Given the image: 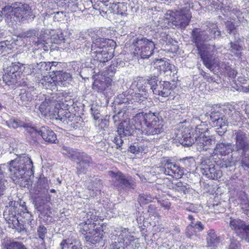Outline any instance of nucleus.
<instances>
[{
    "mask_svg": "<svg viewBox=\"0 0 249 249\" xmlns=\"http://www.w3.org/2000/svg\"><path fill=\"white\" fill-rule=\"evenodd\" d=\"M17 158L11 160L9 163L0 165V196L2 195L6 189V180L4 178L7 172L9 171L13 180L18 181L23 178L25 172L32 170L33 163L30 157L26 154L17 155Z\"/></svg>",
    "mask_w": 249,
    "mask_h": 249,
    "instance_id": "obj_1",
    "label": "nucleus"
},
{
    "mask_svg": "<svg viewBox=\"0 0 249 249\" xmlns=\"http://www.w3.org/2000/svg\"><path fill=\"white\" fill-rule=\"evenodd\" d=\"M4 16L5 20L9 26L19 22L26 21L32 16L31 8L27 4L14 3L7 5L0 12V21L2 20V15Z\"/></svg>",
    "mask_w": 249,
    "mask_h": 249,
    "instance_id": "obj_2",
    "label": "nucleus"
},
{
    "mask_svg": "<svg viewBox=\"0 0 249 249\" xmlns=\"http://www.w3.org/2000/svg\"><path fill=\"white\" fill-rule=\"evenodd\" d=\"M138 129H141L142 133L147 135H154L163 131L162 122L154 113L149 112L143 114L139 113L134 118Z\"/></svg>",
    "mask_w": 249,
    "mask_h": 249,
    "instance_id": "obj_3",
    "label": "nucleus"
},
{
    "mask_svg": "<svg viewBox=\"0 0 249 249\" xmlns=\"http://www.w3.org/2000/svg\"><path fill=\"white\" fill-rule=\"evenodd\" d=\"M92 44L91 46L90 54L95 61L105 63L112 57L111 52H108L107 46L109 39L100 37L97 34H94L91 37Z\"/></svg>",
    "mask_w": 249,
    "mask_h": 249,
    "instance_id": "obj_4",
    "label": "nucleus"
},
{
    "mask_svg": "<svg viewBox=\"0 0 249 249\" xmlns=\"http://www.w3.org/2000/svg\"><path fill=\"white\" fill-rule=\"evenodd\" d=\"M110 249H137L139 244L129 234L128 230L124 229L120 232L115 231L110 236Z\"/></svg>",
    "mask_w": 249,
    "mask_h": 249,
    "instance_id": "obj_5",
    "label": "nucleus"
},
{
    "mask_svg": "<svg viewBox=\"0 0 249 249\" xmlns=\"http://www.w3.org/2000/svg\"><path fill=\"white\" fill-rule=\"evenodd\" d=\"M192 17L189 7H184L176 12L168 11L164 17V20L169 25L171 23L173 25L181 28L186 27Z\"/></svg>",
    "mask_w": 249,
    "mask_h": 249,
    "instance_id": "obj_6",
    "label": "nucleus"
},
{
    "mask_svg": "<svg viewBox=\"0 0 249 249\" xmlns=\"http://www.w3.org/2000/svg\"><path fill=\"white\" fill-rule=\"evenodd\" d=\"M135 47L134 53L138 58H148L154 52L155 44L151 40L139 37L133 42Z\"/></svg>",
    "mask_w": 249,
    "mask_h": 249,
    "instance_id": "obj_7",
    "label": "nucleus"
},
{
    "mask_svg": "<svg viewBox=\"0 0 249 249\" xmlns=\"http://www.w3.org/2000/svg\"><path fill=\"white\" fill-rule=\"evenodd\" d=\"M232 137L235 141L232 145V152H237L241 157L245 156L249 150V137L243 130L238 129L232 131Z\"/></svg>",
    "mask_w": 249,
    "mask_h": 249,
    "instance_id": "obj_8",
    "label": "nucleus"
},
{
    "mask_svg": "<svg viewBox=\"0 0 249 249\" xmlns=\"http://www.w3.org/2000/svg\"><path fill=\"white\" fill-rule=\"evenodd\" d=\"M192 41L195 44L198 51L209 49L205 42L212 39V36L208 34L207 31L201 30L198 28L194 29L192 31Z\"/></svg>",
    "mask_w": 249,
    "mask_h": 249,
    "instance_id": "obj_9",
    "label": "nucleus"
},
{
    "mask_svg": "<svg viewBox=\"0 0 249 249\" xmlns=\"http://www.w3.org/2000/svg\"><path fill=\"white\" fill-rule=\"evenodd\" d=\"M22 69V63L18 62L12 63L11 65L4 69L5 74L3 76V81L6 83L18 81V78L21 75Z\"/></svg>",
    "mask_w": 249,
    "mask_h": 249,
    "instance_id": "obj_10",
    "label": "nucleus"
},
{
    "mask_svg": "<svg viewBox=\"0 0 249 249\" xmlns=\"http://www.w3.org/2000/svg\"><path fill=\"white\" fill-rule=\"evenodd\" d=\"M200 169L202 174L209 179H217L222 176L221 171L216 169L214 164L209 160L202 161Z\"/></svg>",
    "mask_w": 249,
    "mask_h": 249,
    "instance_id": "obj_11",
    "label": "nucleus"
},
{
    "mask_svg": "<svg viewBox=\"0 0 249 249\" xmlns=\"http://www.w3.org/2000/svg\"><path fill=\"white\" fill-rule=\"evenodd\" d=\"M208 50V49H203L198 51V54L203 61V64L210 70H213L216 67L219 69H223L224 63L219 62Z\"/></svg>",
    "mask_w": 249,
    "mask_h": 249,
    "instance_id": "obj_12",
    "label": "nucleus"
},
{
    "mask_svg": "<svg viewBox=\"0 0 249 249\" xmlns=\"http://www.w3.org/2000/svg\"><path fill=\"white\" fill-rule=\"evenodd\" d=\"M108 175L121 186L123 185L126 188L132 189H135L136 187V183L132 178L125 176L120 171L114 172L111 171L108 172Z\"/></svg>",
    "mask_w": 249,
    "mask_h": 249,
    "instance_id": "obj_13",
    "label": "nucleus"
},
{
    "mask_svg": "<svg viewBox=\"0 0 249 249\" xmlns=\"http://www.w3.org/2000/svg\"><path fill=\"white\" fill-rule=\"evenodd\" d=\"M163 171L165 175L176 178H181L184 174L183 168L170 162L169 160L165 161Z\"/></svg>",
    "mask_w": 249,
    "mask_h": 249,
    "instance_id": "obj_14",
    "label": "nucleus"
},
{
    "mask_svg": "<svg viewBox=\"0 0 249 249\" xmlns=\"http://www.w3.org/2000/svg\"><path fill=\"white\" fill-rule=\"evenodd\" d=\"M36 131L30 132L31 134H36L40 135L42 139L47 142L49 143H55L57 141L56 135L55 133L48 126H44L41 127L39 130L35 128Z\"/></svg>",
    "mask_w": 249,
    "mask_h": 249,
    "instance_id": "obj_15",
    "label": "nucleus"
},
{
    "mask_svg": "<svg viewBox=\"0 0 249 249\" xmlns=\"http://www.w3.org/2000/svg\"><path fill=\"white\" fill-rule=\"evenodd\" d=\"M176 88V85L175 84H172L168 81H160L159 82L158 86L154 89V94L167 97Z\"/></svg>",
    "mask_w": 249,
    "mask_h": 249,
    "instance_id": "obj_16",
    "label": "nucleus"
},
{
    "mask_svg": "<svg viewBox=\"0 0 249 249\" xmlns=\"http://www.w3.org/2000/svg\"><path fill=\"white\" fill-rule=\"evenodd\" d=\"M216 141L213 136L203 135L196 139V149L199 151H207L211 149L215 144Z\"/></svg>",
    "mask_w": 249,
    "mask_h": 249,
    "instance_id": "obj_17",
    "label": "nucleus"
},
{
    "mask_svg": "<svg viewBox=\"0 0 249 249\" xmlns=\"http://www.w3.org/2000/svg\"><path fill=\"white\" fill-rule=\"evenodd\" d=\"M76 160L77 161V169L80 172H84L92 163L91 157L84 152H79Z\"/></svg>",
    "mask_w": 249,
    "mask_h": 249,
    "instance_id": "obj_18",
    "label": "nucleus"
},
{
    "mask_svg": "<svg viewBox=\"0 0 249 249\" xmlns=\"http://www.w3.org/2000/svg\"><path fill=\"white\" fill-rule=\"evenodd\" d=\"M33 99V95L31 93L30 89L25 87L20 90L19 95L17 98V102L19 106L26 107Z\"/></svg>",
    "mask_w": 249,
    "mask_h": 249,
    "instance_id": "obj_19",
    "label": "nucleus"
},
{
    "mask_svg": "<svg viewBox=\"0 0 249 249\" xmlns=\"http://www.w3.org/2000/svg\"><path fill=\"white\" fill-rule=\"evenodd\" d=\"M54 115L56 116V119L60 120L66 124L72 122L76 118L73 114L61 108L60 105H59V107H56L54 111Z\"/></svg>",
    "mask_w": 249,
    "mask_h": 249,
    "instance_id": "obj_20",
    "label": "nucleus"
},
{
    "mask_svg": "<svg viewBox=\"0 0 249 249\" xmlns=\"http://www.w3.org/2000/svg\"><path fill=\"white\" fill-rule=\"evenodd\" d=\"M138 127H135L129 121L124 120L119 125L117 132L118 135H122L125 137L131 136L135 130Z\"/></svg>",
    "mask_w": 249,
    "mask_h": 249,
    "instance_id": "obj_21",
    "label": "nucleus"
},
{
    "mask_svg": "<svg viewBox=\"0 0 249 249\" xmlns=\"http://www.w3.org/2000/svg\"><path fill=\"white\" fill-rule=\"evenodd\" d=\"M103 227L101 225L97 227L93 231L89 232V235L85 236L87 242L92 244H96L99 243L102 239L103 236Z\"/></svg>",
    "mask_w": 249,
    "mask_h": 249,
    "instance_id": "obj_22",
    "label": "nucleus"
},
{
    "mask_svg": "<svg viewBox=\"0 0 249 249\" xmlns=\"http://www.w3.org/2000/svg\"><path fill=\"white\" fill-rule=\"evenodd\" d=\"M157 61V65L159 67L160 71H162L167 75L174 76V75L177 74L176 68L174 65L161 59Z\"/></svg>",
    "mask_w": 249,
    "mask_h": 249,
    "instance_id": "obj_23",
    "label": "nucleus"
},
{
    "mask_svg": "<svg viewBox=\"0 0 249 249\" xmlns=\"http://www.w3.org/2000/svg\"><path fill=\"white\" fill-rule=\"evenodd\" d=\"M149 142H140L132 143L129 147V151L134 154L147 153L149 151Z\"/></svg>",
    "mask_w": 249,
    "mask_h": 249,
    "instance_id": "obj_24",
    "label": "nucleus"
},
{
    "mask_svg": "<svg viewBox=\"0 0 249 249\" xmlns=\"http://www.w3.org/2000/svg\"><path fill=\"white\" fill-rule=\"evenodd\" d=\"M111 80L109 77H101L94 80L92 89L98 92H101L110 85Z\"/></svg>",
    "mask_w": 249,
    "mask_h": 249,
    "instance_id": "obj_25",
    "label": "nucleus"
},
{
    "mask_svg": "<svg viewBox=\"0 0 249 249\" xmlns=\"http://www.w3.org/2000/svg\"><path fill=\"white\" fill-rule=\"evenodd\" d=\"M6 124L9 127H12L13 128H17L19 127H23L25 128L26 130L30 133V132L36 131L35 127L33 126L14 118H11L9 120L7 121L6 122Z\"/></svg>",
    "mask_w": 249,
    "mask_h": 249,
    "instance_id": "obj_26",
    "label": "nucleus"
},
{
    "mask_svg": "<svg viewBox=\"0 0 249 249\" xmlns=\"http://www.w3.org/2000/svg\"><path fill=\"white\" fill-rule=\"evenodd\" d=\"M246 226L245 222L240 219L230 218L229 226L238 236L241 234L242 231L246 228Z\"/></svg>",
    "mask_w": 249,
    "mask_h": 249,
    "instance_id": "obj_27",
    "label": "nucleus"
},
{
    "mask_svg": "<svg viewBox=\"0 0 249 249\" xmlns=\"http://www.w3.org/2000/svg\"><path fill=\"white\" fill-rule=\"evenodd\" d=\"M232 146L231 143H224L219 142L216 143L214 148V153L215 154H220L225 156L232 151Z\"/></svg>",
    "mask_w": 249,
    "mask_h": 249,
    "instance_id": "obj_28",
    "label": "nucleus"
},
{
    "mask_svg": "<svg viewBox=\"0 0 249 249\" xmlns=\"http://www.w3.org/2000/svg\"><path fill=\"white\" fill-rule=\"evenodd\" d=\"M86 186L88 190L92 191L94 195L97 192L100 191L102 187L101 180L96 177H90V178L86 181Z\"/></svg>",
    "mask_w": 249,
    "mask_h": 249,
    "instance_id": "obj_29",
    "label": "nucleus"
},
{
    "mask_svg": "<svg viewBox=\"0 0 249 249\" xmlns=\"http://www.w3.org/2000/svg\"><path fill=\"white\" fill-rule=\"evenodd\" d=\"M147 93H144L141 94L140 93H136L134 95L132 96V99L130 101H129L128 98H124L123 99V103L129 104V101L133 103V102H137L140 105H142L141 107H144L147 102Z\"/></svg>",
    "mask_w": 249,
    "mask_h": 249,
    "instance_id": "obj_30",
    "label": "nucleus"
},
{
    "mask_svg": "<svg viewBox=\"0 0 249 249\" xmlns=\"http://www.w3.org/2000/svg\"><path fill=\"white\" fill-rule=\"evenodd\" d=\"M96 224L94 222L87 221L81 223L78 228L79 229L80 232L87 236L89 235V234H90L89 232L93 231L96 229Z\"/></svg>",
    "mask_w": 249,
    "mask_h": 249,
    "instance_id": "obj_31",
    "label": "nucleus"
},
{
    "mask_svg": "<svg viewBox=\"0 0 249 249\" xmlns=\"http://www.w3.org/2000/svg\"><path fill=\"white\" fill-rule=\"evenodd\" d=\"M61 249H82L80 243L75 240H63L60 244Z\"/></svg>",
    "mask_w": 249,
    "mask_h": 249,
    "instance_id": "obj_32",
    "label": "nucleus"
},
{
    "mask_svg": "<svg viewBox=\"0 0 249 249\" xmlns=\"http://www.w3.org/2000/svg\"><path fill=\"white\" fill-rule=\"evenodd\" d=\"M181 137L179 136V135L178 134L177 137L178 138V140L180 139L179 140L180 143L183 146H190L193 144L196 143V138L193 136V133L191 134L190 133L188 134L186 133L185 134L182 135L181 134Z\"/></svg>",
    "mask_w": 249,
    "mask_h": 249,
    "instance_id": "obj_33",
    "label": "nucleus"
},
{
    "mask_svg": "<svg viewBox=\"0 0 249 249\" xmlns=\"http://www.w3.org/2000/svg\"><path fill=\"white\" fill-rule=\"evenodd\" d=\"M56 77V83L59 85H65L67 80H71V75L69 73L58 70H53Z\"/></svg>",
    "mask_w": 249,
    "mask_h": 249,
    "instance_id": "obj_34",
    "label": "nucleus"
},
{
    "mask_svg": "<svg viewBox=\"0 0 249 249\" xmlns=\"http://www.w3.org/2000/svg\"><path fill=\"white\" fill-rule=\"evenodd\" d=\"M206 29L204 30L207 31L208 34L212 36V38L213 37L215 39L217 37H220L221 36V31L216 24L209 23Z\"/></svg>",
    "mask_w": 249,
    "mask_h": 249,
    "instance_id": "obj_35",
    "label": "nucleus"
},
{
    "mask_svg": "<svg viewBox=\"0 0 249 249\" xmlns=\"http://www.w3.org/2000/svg\"><path fill=\"white\" fill-rule=\"evenodd\" d=\"M109 8H112L114 12L122 16H126L127 7L125 4L123 3H109Z\"/></svg>",
    "mask_w": 249,
    "mask_h": 249,
    "instance_id": "obj_36",
    "label": "nucleus"
},
{
    "mask_svg": "<svg viewBox=\"0 0 249 249\" xmlns=\"http://www.w3.org/2000/svg\"><path fill=\"white\" fill-rule=\"evenodd\" d=\"M34 67V74H40L43 73L49 69H51V67H50L49 65L45 62H41L38 63L33 64Z\"/></svg>",
    "mask_w": 249,
    "mask_h": 249,
    "instance_id": "obj_37",
    "label": "nucleus"
},
{
    "mask_svg": "<svg viewBox=\"0 0 249 249\" xmlns=\"http://www.w3.org/2000/svg\"><path fill=\"white\" fill-rule=\"evenodd\" d=\"M61 152L63 155L73 160H76V157L79 153L73 148L66 146L62 147Z\"/></svg>",
    "mask_w": 249,
    "mask_h": 249,
    "instance_id": "obj_38",
    "label": "nucleus"
},
{
    "mask_svg": "<svg viewBox=\"0 0 249 249\" xmlns=\"http://www.w3.org/2000/svg\"><path fill=\"white\" fill-rule=\"evenodd\" d=\"M207 130L208 128L204 124L197 125L193 132V136L196 139L202 137L203 135H205V133Z\"/></svg>",
    "mask_w": 249,
    "mask_h": 249,
    "instance_id": "obj_39",
    "label": "nucleus"
},
{
    "mask_svg": "<svg viewBox=\"0 0 249 249\" xmlns=\"http://www.w3.org/2000/svg\"><path fill=\"white\" fill-rule=\"evenodd\" d=\"M133 84L136 85L140 91H142L144 93L147 92V89L146 86L145 85L146 84V80L142 77H138L136 80L134 81Z\"/></svg>",
    "mask_w": 249,
    "mask_h": 249,
    "instance_id": "obj_40",
    "label": "nucleus"
},
{
    "mask_svg": "<svg viewBox=\"0 0 249 249\" xmlns=\"http://www.w3.org/2000/svg\"><path fill=\"white\" fill-rule=\"evenodd\" d=\"M47 233V229L43 225L39 226L37 229V234L39 238L41 239V246L42 249H46V245L45 244L44 239L45 235Z\"/></svg>",
    "mask_w": 249,
    "mask_h": 249,
    "instance_id": "obj_41",
    "label": "nucleus"
},
{
    "mask_svg": "<svg viewBox=\"0 0 249 249\" xmlns=\"http://www.w3.org/2000/svg\"><path fill=\"white\" fill-rule=\"evenodd\" d=\"M38 31L36 29H30L25 32L20 33L18 37L23 39L29 38L33 39L36 37H38Z\"/></svg>",
    "mask_w": 249,
    "mask_h": 249,
    "instance_id": "obj_42",
    "label": "nucleus"
},
{
    "mask_svg": "<svg viewBox=\"0 0 249 249\" xmlns=\"http://www.w3.org/2000/svg\"><path fill=\"white\" fill-rule=\"evenodd\" d=\"M155 36L159 39V41L162 44L170 43L171 36L168 34L166 31H161L155 34Z\"/></svg>",
    "mask_w": 249,
    "mask_h": 249,
    "instance_id": "obj_43",
    "label": "nucleus"
},
{
    "mask_svg": "<svg viewBox=\"0 0 249 249\" xmlns=\"http://www.w3.org/2000/svg\"><path fill=\"white\" fill-rule=\"evenodd\" d=\"M4 249H27V248L21 242L11 241L5 244Z\"/></svg>",
    "mask_w": 249,
    "mask_h": 249,
    "instance_id": "obj_44",
    "label": "nucleus"
},
{
    "mask_svg": "<svg viewBox=\"0 0 249 249\" xmlns=\"http://www.w3.org/2000/svg\"><path fill=\"white\" fill-rule=\"evenodd\" d=\"M207 240L209 246L214 245L218 242V239L213 230H210L208 231Z\"/></svg>",
    "mask_w": 249,
    "mask_h": 249,
    "instance_id": "obj_45",
    "label": "nucleus"
},
{
    "mask_svg": "<svg viewBox=\"0 0 249 249\" xmlns=\"http://www.w3.org/2000/svg\"><path fill=\"white\" fill-rule=\"evenodd\" d=\"M64 39L63 34L60 31L53 34L50 38L51 42L55 44H60Z\"/></svg>",
    "mask_w": 249,
    "mask_h": 249,
    "instance_id": "obj_46",
    "label": "nucleus"
},
{
    "mask_svg": "<svg viewBox=\"0 0 249 249\" xmlns=\"http://www.w3.org/2000/svg\"><path fill=\"white\" fill-rule=\"evenodd\" d=\"M146 84L150 86V89L154 93V89H156L159 85V83H158V77L156 76H151L146 79Z\"/></svg>",
    "mask_w": 249,
    "mask_h": 249,
    "instance_id": "obj_47",
    "label": "nucleus"
},
{
    "mask_svg": "<svg viewBox=\"0 0 249 249\" xmlns=\"http://www.w3.org/2000/svg\"><path fill=\"white\" fill-rule=\"evenodd\" d=\"M153 197L149 195L141 194L138 197L140 204H146L152 201Z\"/></svg>",
    "mask_w": 249,
    "mask_h": 249,
    "instance_id": "obj_48",
    "label": "nucleus"
},
{
    "mask_svg": "<svg viewBox=\"0 0 249 249\" xmlns=\"http://www.w3.org/2000/svg\"><path fill=\"white\" fill-rule=\"evenodd\" d=\"M223 69H220L221 71L223 70V72L227 73L229 77L231 78H234L236 75L237 72L233 69H231L229 66H227L226 64L224 63L223 66Z\"/></svg>",
    "mask_w": 249,
    "mask_h": 249,
    "instance_id": "obj_49",
    "label": "nucleus"
},
{
    "mask_svg": "<svg viewBox=\"0 0 249 249\" xmlns=\"http://www.w3.org/2000/svg\"><path fill=\"white\" fill-rule=\"evenodd\" d=\"M173 188L175 189V191L180 192L183 193L184 194L188 192V190L186 186L184 185L181 181H178L174 184Z\"/></svg>",
    "mask_w": 249,
    "mask_h": 249,
    "instance_id": "obj_50",
    "label": "nucleus"
},
{
    "mask_svg": "<svg viewBox=\"0 0 249 249\" xmlns=\"http://www.w3.org/2000/svg\"><path fill=\"white\" fill-rule=\"evenodd\" d=\"M228 120L224 115H222L218 120L215 122L213 125L214 126L219 127L222 128L223 126L228 125Z\"/></svg>",
    "mask_w": 249,
    "mask_h": 249,
    "instance_id": "obj_51",
    "label": "nucleus"
},
{
    "mask_svg": "<svg viewBox=\"0 0 249 249\" xmlns=\"http://www.w3.org/2000/svg\"><path fill=\"white\" fill-rule=\"evenodd\" d=\"M24 72L26 74H28L29 73L34 74V67L33 64L31 65H25L22 64L21 75L23 74Z\"/></svg>",
    "mask_w": 249,
    "mask_h": 249,
    "instance_id": "obj_52",
    "label": "nucleus"
},
{
    "mask_svg": "<svg viewBox=\"0 0 249 249\" xmlns=\"http://www.w3.org/2000/svg\"><path fill=\"white\" fill-rule=\"evenodd\" d=\"M39 110L42 114L46 115L50 112V107L47 102L42 103L39 107Z\"/></svg>",
    "mask_w": 249,
    "mask_h": 249,
    "instance_id": "obj_53",
    "label": "nucleus"
},
{
    "mask_svg": "<svg viewBox=\"0 0 249 249\" xmlns=\"http://www.w3.org/2000/svg\"><path fill=\"white\" fill-rule=\"evenodd\" d=\"M239 236L246 241L249 242V225L246 226V228L242 231Z\"/></svg>",
    "mask_w": 249,
    "mask_h": 249,
    "instance_id": "obj_54",
    "label": "nucleus"
},
{
    "mask_svg": "<svg viewBox=\"0 0 249 249\" xmlns=\"http://www.w3.org/2000/svg\"><path fill=\"white\" fill-rule=\"evenodd\" d=\"M86 217L87 219V221H90L89 220L97 219V212L95 210H89L86 213Z\"/></svg>",
    "mask_w": 249,
    "mask_h": 249,
    "instance_id": "obj_55",
    "label": "nucleus"
},
{
    "mask_svg": "<svg viewBox=\"0 0 249 249\" xmlns=\"http://www.w3.org/2000/svg\"><path fill=\"white\" fill-rule=\"evenodd\" d=\"M230 241L229 249H239L240 244L234 238H230Z\"/></svg>",
    "mask_w": 249,
    "mask_h": 249,
    "instance_id": "obj_56",
    "label": "nucleus"
},
{
    "mask_svg": "<svg viewBox=\"0 0 249 249\" xmlns=\"http://www.w3.org/2000/svg\"><path fill=\"white\" fill-rule=\"evenodd\" d=\"M242 50V47L236 42H231L230 51L232 53H237Z\"/></svg>",
    "mask_w": 249,
    "mask_h": 249,
    "instance_id": "obj_57",
    "label": "nucleus"
},
{
    "mask_svg": "<svg viewBox=\"0 0 249 249\" xmlns=\"http://www.w3.org/2000/svg\"><path fill=\"white\" fill-rule=\"evenodd\" d=\"M240 205L243 210L249 211V200L246 196L242 200Z\"/></svg>",
    "mask_w": 249,
    "mask_h": 249,
    "instance_id": "obj_58",
    "label": "nucleus"
},
{
    "mask_svg": "<svg viewBox=\"0 0 249 249\" xmlns=\"http://www.w3.org/2000/svg\"><path fill=\"white\" fill-rule=\"evenodd\" d=\"M124 137H125L122 135H118V136L114 137L113 142L116 143L117 146L120 147L123 143L124 140L123 139Z\"/></svg>",
    "mask_w": 249,
    "mask_h": 249,
    "instance_id": "obj_59",
    "label": "nucleus"
},
{
    "mask_svg": "<svg viewBox=\"0 0 249 249\" xmlns=\"http://www.w3.org/2000/svg\"><path fill=\"white\" fill-rule=\"evenodd\" d=\"M222 115L219 112H213L211 113L210 117L213 124L216 122Z\"/></svg>",
    "mask_w": 249,
    "mask_h": 249,
    "instance_id": "obj_60",
    "label": "nucleus"
},
{
    "mask_svg": "<svg viewBox=\"0 0 249 249\" xmlns=\"http://www.w3.org/2000/svg\"><path fill=\"white\" fill-rule=\"evenodd\" d=\"M45 40L43 39L42 40H39V38H38V40L37 41H33V42L34 43L35 45L36 46L41 45L42 47L44 48L45 50H47L48 49V46L46 45V44H48V43H45Z\"/></svg>",
    "mask_w": 249,
    "mask_h": 249,
    "instance_id": "obj_61",
    "label": "nucleus"
},
{
    "mask_svg": "<svg viewBox=\"0 0 249 249\" xmlns=\"http://www.w3.org/2000/svg\"><path fill=\"white\" fill-rule=\"evenodd\" d=\"M124 112L120 110L117 113L112 116V119L115 123H117L124 115Z\"/></svg>",
    "mask_w": 249,
    "mask_h": 249,
    "instance_id": "obj_62",
    "label": "nucleus"
},
{
    "mask_svg": "<svg viewBox=\"0 0 249 249\" xmlns=\"http://www.w3.org/2000/svg\"><path fill=\"white\" fill-rule=\"evenodd\" d=\"M231 119L233 123H236L241 121V118L238 112H234L231 115Z\"/></svg>",
    "mask_w": 249,
    "mask_h": 249,
    "instance_id": "obj_63",
    "label": "nucleus"
},
{
    "mask_svg": "<svg viewBox=\"0 0 249 249\" xmlns=\"http://www.w3.org/2000/svg\"><path fill=\"white\" fill-rule=\"evenodd\" d=\"M116 66L115 65H111L107 69V74L109 76H112L115 73L116 71Z\"/></svg>",
    "mask_w": 249,
    "mask_h": 249,
    "instance_id": "obj_64",
    "label": "nucleus"
}]
</instances>
